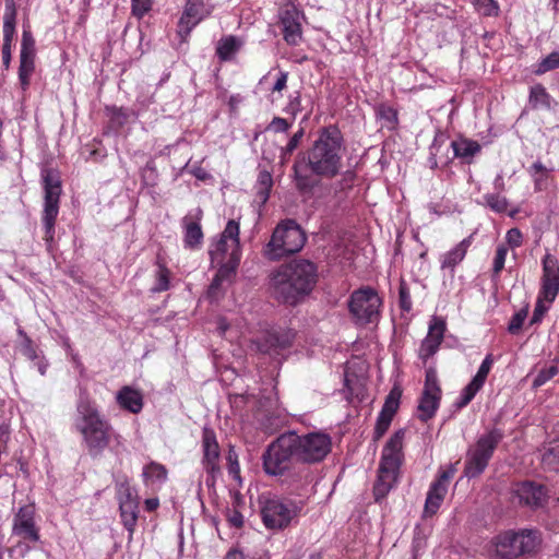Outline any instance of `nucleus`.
Here are the masks:
<instances>
[{
  "label": "nucleus",
  "instance_id": "27",
  "mask_svg": "<svg viewBox=\"0 0 559 559\" xmlns=\"http://www.w3.org/2000/svg\"><path fill=\"white\" fill-rule=\"evenodd\" d=\"M245 45V40L235 35L223 36L216 45L215 53L223 61H231Z\"/></svg>",
  "mask_w": 559,
  "mask_h": 559
},
{
  "label": "nucleus",
  "instance_id": "2",
  "mask_svg": "<svg viewBox=\"0 0 559 559\" xmlns=\"http://www.w3.org/2000/svg\"><path fill=\"white\" fill-rule=\"evenodd\" d=\"M332 439L328 433L298 435L288 431L272 441L262 455L263 469L267 475L282 476L294 463L316 464L331 452Z\"/></svg>",
  "mask_w": 559,
  "mask_h": 559
},
{
  "label": "nucleus",
  "instance_id": "5",
  "mask_svg": "<svg viewBox=\"0 0 559 559\" xmlns=\"http://www.w3.org/2000/svg\"><path fill=\"white\" fill-rule=\"evenodd\" d=\"M405 430L395 431L383 447L378 469V478L373 486L376 501L384 498L397 481L400 467L403 463V442Z\"/></svg>",
  "mask_w": 559,
  "mask_h": 559
},
{
  "label": "nucleus",
  "instance_id": "54",
  "mask_svg": "<svg viewBox=\"0 0 559 559\" xmlns=\"http://www.w3.org/2000/svg\"><path fill=\"white\" fill-rule=\"evenodd\" d=\"M224 282H221L218 278L214 276L207 289V297L211 300H218L224 295Z\"/></svg>",
  "mask_w": 559,
  "mask_h": 559
},
{
  "label": "nucleus",
  "instance_id": "12",
  "mask_svg": "<svg viewBox=\"0 0 559 559\" xmlns=\"http://www.w3.org/2000/svg\"><path fill=\"white\" fill-rule=\"evenodd\" d=\"M382 299L372 287L354 290L348 299V309L357 324L366 325L380 317Z\"/></svg>",
  "mask_w": 559,
  "mask_h": 559
},
{
  "label": "nucleus",
  "instance_id": "20",
  "mask_svg": "<svg viewBox=\"0 0 559 559\" xmlns=\"http://www.w3.org/2000/svg\"><path fill=\"white\" fill-rule=\"evenodd\" d=\"M401 396L402 390L399 386L392 388L390 393L386 395L382 409L376 421L373 432L374 441L380 440L388 431L393 417L399 409Z\"/></svg>",
  "mask_w": 559,
  "mask_h": 559
},
{
  "label": "nucleus",
  "instance_id": "24",
  "mask_svg": "<svg viewBox=\"0 0 559 559\" xmlns=\"http://www.w3.org/2000/svg\"><path fill=\"white\" fill-rule=\"evenodd\" d=\"M520 501L531 508L543 507L547 501V491L543 485L533 481H523L515 488Z\"/></svg>",
  "mask_w": 559,
  "mask_h": 559
},
{
  "label": "nucleus",
  "instance_id": "56",
  "mask_svg": "<svg viewBox=\"0 0 559 559\" xmlns=\"http://www.w3.org/2000/svg\"><path fill=\"white\" fill-rule=\"evenodd\" d=\"M506 240L511 248H519L523 243V235L519 228L514 227L507 231Z\"/></svg>",
  "mask_w": 559,
  "mask_h": 559
},
{
  "label": "nucleus",
  "instance_id": "32",
  "mask_svg": "<svg viewBox=\"0 0 559 559\" xmlns=\"http://www.w3.org/2000/svg\"><path fill=\"white\" fill-rule=\"evenodd\" d=\"M115 488L119 506L139 503L138 497L133 493L129 478L126 475L115 479Z\"/></svg>",
  "mask_w": 559,
  "mask_h": 559
},
{
  "label": "nucleus",
  "instance_id": "25",
  "mask_svg": "<svg viewBox=\"0 0 559 559\" xmlns=\"http://www.w3.org/2000/svg\"><path fill=\"white\" fill-rule=\"evenodd\" d=\"M447 142V135L438 131L429 146L428 163L431 169H436L439 166H447L452 159L450 156L451 146Z\"/></svg>",
  "mask_w": 559,
  "mask_h": 559
},
{
  "label": "nucleus",
  "instance_id": "38",
  "mask_svg": "<svg viewBox=\"0 0 559 559\" xmlns=\"http://www.w3.org/2000/svg\"><path fill=\"white\" fill-rule=\"evenodd\" d=\"M35 70V57L20 56L19 80L22 90L29 85V79Z\"/></svg>",
  "mask_w": 559,
  "mask_h": 559
},
{
  "label": "nucleus",
  "instance_id": "55",
  "mask_svg": "<svg viewBox=\"0 0 559 559\" xmlns=\"http://www.w3.org/2000/svg\"><path fill=\"white\" fill-rule=\"evenodd\" d=\"M442 501L443 500L440 499L439 497L428 492L426 502H425V513L429 514V515L436 514L437 511L439 510Z\"/></svg>",
  "mask_w": 559,
  "mask_h": 559
},
{
  "label": "nucleus",
  "instance_id": "47",
  "mask_svg": "<svg viewBox=\"0 0 559 559\" xmlns=\"http://www.w3.org/2000/svg\"><path fill=\"white\" fill-rule=\"evenodd\" d=\"M558 373V368L556 366H549L547 368L540 369L536 377L533 380V386L538 388L544 385L547 381L554 378Z\"/></svg>",
  "mask_w": 559,
  "mask_h": 559
},
{
  "label": "nucleus",
  "instance_id": "21",
  "mask_svg": "<svg viewBox=\"0 0 559 559\" xmlns=\"http://www.w3.org/2000/svg\"><path fill=\"white\" fill-rule=\"evenodd\" d=\"M16 8L14 0H5V12L3 15V45L2 61L8 69L11 62V48L15 35Z\"/></svg>",
  "mask_w": 559,
  "mask_h": 559
},
{
  "label": "nucleus",
  "instance_id": "36",
  "mask_svg": "<svg viewBox=\"0 0 559 559\" xmlns=\"http://www.w3.org/2000/svg\"><path fill=\"white\" fill-rule=\"evenodd\" d=\"M273 187V178L270 171L261 170L257 180V200L264 204L270 198V192Z\"/></svg>",
  "mask_w": 559,
  "mask_h": 559
},
{
  "label": "nucleus",
  "instance_id": "31",
  "mask_svg": "<svg viewBox=\"0 0 559 559\" xmlns=\"http://www.w3.org/2000/svg\"><path fill=\"white\" fill-rule=\"evenodd\" d=\"M552 97L542 84H535L530 90L528 104L532 109L552 108Z\"/></svg>",
  "mask_w": 559,
  "mask_h": 559
},
{
  "label": "nucleus",
  "instance_id": "16",
  "mask_svg": "<svg viewBox=\"0 0 559 559\" xmlns=\"http://www.w3.org/2000/svg\"><path fill=\"white\" fill-rule=\"evenodd\" d=\"M295 333L292 330L270 331L251 341L250 348L257 353L275 357L293 345Z\"/></svg>",
  "mask_w": 559,
  "mask_h": 559
},
{
  "label": "nucleus",
  "instance_id": "29",
  "mask_svg": "<svg viewBox=\"0 0 559 559\" xmlns=\"http://www.w3.org/2000/svg\"><path fill=\"white\" fill-rule=\"evenodd\" d=\"M142 478L146 486L157 485L160 487L168 479V469L165 465L155 461H151L143 467Z\"/></svg>",
  "mask_w": 559,
  "mask_h": 559
},
{
  "label": "nucleus",
  "instance_id": "33",
  "mask_svg": "<svg viewBox=\"0 0 559 559\" xmlns=\"http://www.w3.org/2000/svg\"><path fill=\"white\" fill-rule=\"evenodd\" d=\"M155 265L157 267L155 271V284L151 290L153 293L166 292L170 287V271L160 257H157Z\"/></svg>",
  "mask_w": 559,
  "mask_h": 559
},
{
  "label": "nucleus",
  "instance_id": "63",
  "mask_svg": "<svg viewBox=\"0 0 559 559\" xmlns=\"http://www.w3.org/2000/svg\"><path fill=\"white\" fill-rule=\"evenodd\" d=\"M455 473V468L454 467H450L449 469L447 471H443L438 480H442V483H444L445 485L448 484V481L453 477Z\"/></svg>",
  "mask_w": 559,
  "mask_h": 559
},
{
  "label": "nucleus",
  "instance_id": "22",
  "mask_svg": "<svg viewBox=\"0 0 559 559\" xmlns=\"http://www.w3.org/2000/svg\"><path fill=\"white\" fill-rule=\"evenodd\" d=\"M444 331V322L442 320L433 318L432 322L429 324L428 334L423 340L418 350V356L424 362H426L430 357H432L438 352L443 341Z\"/></svg>",
  "mask_w": 559,
  "mask_h": 559
},
{
  "label": "nucleus",
  "instance_id": "17",
  "mask_svg": "<svg viewBox=\"0 0 559 559\" xmlns=\"http://www.w3.org/2000/svg\"><path fill=\"white\" fill-rule=\"evenodd\" d=\"M302 13L293 3H286L278 13L283 38L289 46H297L302 40Z\"/></svg>",
  "mask_w": 559,
  "mask_h": 559
},
{
  "label": "nucleus",
  "instance_id": "4",
  "mask_svg": "<svg viewBox=\"0 0 559 559\" xmlns=\"http://www.w3.org/2000/svg\"><path fill=\"white\" fill-rule=\"evenodd\" d=\"M73 425L93 459L100 457L115 437L111 424L100 414L86 390L80 393Z\"/></svg>",
  "mask_w": 559,
  "mask_h": 559
},
{
  "label": "nucleus",
  "instance_id": "9",
  "mask_svg": "<svg viewBox=\"0 0 559 559\" xmlns=\"http://www.w3.org/2000/svg\"><path fill=\"white\" fill-rule=\"evenodd\" d=\"M502 438L503 433L499 429H491L480 436L475 444L468 448L464 463V475L466 477H477L486 469Z\"/></svg>",
  "mask_w": 559,
  "mask_h": 559
},
{
  "label": "nucleus",
  "instance_id": "26",
  "mask_svg": "<svg viewBox=\"0 0 559 559\" xmlns=\"http://www.w3.org/2000/svg\"><path fill=\"white\" fill-rule=\"evenodd\" d=\"M116 400L121 408L132 414H139L143 408L141 392L129 385H124L118 391Z\"/></svg>",
  "mask_w": 559,
  "mask_h": 559
},
{
  "label": "nucleus",
  "instance_id": "11",
  "mask_svg": "<svg viewBox=\"0 0 559 559\" xmlns=\"http://www.w3.org/2000/svg\"><path fill=\"white\" fill-rule=\"evenodd\" d=\"M559 293V262L558 259L546 253L543 259V276L542 287L538 293L537 302L531 319V324H535L542 321L547 307L544 306V301L551 304Z\"/></svg>",
  "mask_w": 559,
  "mask_h": 559
},
{
  "label": "nucleus",
  "instance_id": "49",
  "mask_svg": "<svg viewBox=\"0 0 559 559\" xmlns=\"http://www.w3.org/2000/svg\"><path fill=\"white\" fill-rule=\"evenodd\" d=\"M527 317V309H521L520 311H518L516 313H514L511 318V321L509 323V326H508V331L511 333V334H516L523 323H524V320L526 319Z\"/></svg>",
  "mask_w": 559,
  "mask_h": 559
},
{
  "label": "nucleus",
  "instance_id": "18",
  "mask_svg": "<svg viewBox=\"0 0 559 559\" xmlns=\"http://www.w3.org/2000/svg\"><path fill=\"white\" fill-rule=\"evenodd\" d=\"M202 453L203 468L214 480L221 473V449L215 431L209 426H204L202 429Z\"/></svg>",
  "mask_w": 559,
  "mask_h": 559
},
{
  "label": "nucleus",
  "instance_id": "59",
  "mask_svg": "<svg viewBox=\"0 0 559 559\" xmlns=\"http://www.w3.org/2000/svg\"><path fill=\"white\" fill-rule=\"evenodd\" d=\"M447 491H448V485L442 483V480L437 479L436 481H433L431 484L428 492H430L443 500Z\"/></svg>",
  "mask_w": 559,
  "mask_h": 559
},
{
  "label": "nucleus",
  "instance_id": "7",
  "mask_svg": "<svg viewBox=\"0 0 559 559\" xmlns=\"http://www.w3.org/2000/svg\"><path fill=\"white\" fill-rule=\"evenodd\" d=\"M305 242L306 236L302 229L294 221H287L274 229L263 249V254L271 261H277L301 250Z\"/></svg>",
  "mask_w": 559,
  "mask_h": 559
},
{
  "label": "nucleus",
  "instance_id": "58",
  "mask_svg": "<svg viewBox=\"0 0 559 559\" xmlns=\"http://www.w3.org/2000/svg\"><path fill=\"white\" fill-rule=\"evenodd\" d=\"M22 353L31 360H35L37 358L36 348L29 336H25V341L22 342Z\"/></svg>",
  "mask_w": 559,
  "mask_h": 559
},
{
  "label": "nucleus",
  "instance_id": "52",
  "mask_svg": "<svg viewBox=\"0 0 559 559\" xmlns=\"http://www.w3.org/2000/svg\"><path fill=\"white\" fill-rule=\"evenodd\" d=\"M290 123L287 119L282 117H274L269 126L266 127V131H273L275 133H284L287 132L290 128Z\"/></svg>",
  "mask_w": 559,
  "mask_h": 559
},
{
  "label": "nucleus",
  "instance_id": "53",
  "mask_svg": "<svg viewBox=\"0 0 559 559\" xmlns=\"http://www.w3.org/2000/svg\"><path fill=\"white\" fill-rule=\"evenodd\" d=\"M226 520L231 527L241 528L245 524L243 515L237 509L226 510Z\"/></svg>",
  "mask_w": 559,
  "mask_h": 559
},
{
  "label": "nucleus",
  "instance_id": "35",
  "mask_svg": "<svg viewBox=\"0 0 559 559\" xmlns=\"http://www.w3.org/2000/svg\"><path fill=\"white\" fill-rule=\"evenodd\" d=\"M542 464L548 471H559V439L549 442L542 455Z\"/></svg>",
  "mask_w": 559,
  "mask_h": 559
},
{
  "label": "nucleus",
  "instance_id": "42",
  "mask_svg": "<svg viewBox=\"0 0 559 559\" xmlns=\"http://www.w3.org/2000/svg\"><path fill=\"white\" fill-rule=\"evenodd\" d=\"M476 11L484 16H498L499 5L495 0H471Z\"/></svg>",
  "mask_w": 559,
  "mask_h": 559
},
{
  "label": "nucleus",
  "instance_id": "46",
  "mask_svg": "<svg viewBox=\"0 0 559 559\" xmlns=\"http://www.w3.org/2000/svg\"><path fill=\"white\" fill-rule=\"evenodd\" d=\"M20 56L35 57V39L29 31L24 29L22 34Z\"/></svg>",
  "mask_w": 559,
  "mask_h": 559
},
{
  "label": "nucleus",
  "instance_id": "10",
  "mask_svg": "<svg viewBox=\"0 0 559 559\" xmlns=\"http://www.w3.org/2000/svg\"><path fill=\"white\" fill-rule=\"evenodd\" d=\"M496 559H516L533 552L538 546L535 531L506 532L498 535L493 542Z\"/></svg>",
  "mask_w": 559,
  "mask_h": 559
},
{
  "label": "nucleus",
  "instance_id": "13",
  "mask_svg": "<svg viewBox=\"0 0 559 559\" xmlns=\"http://www.w3.org/2000/svg\"><path fill=\"white\" fill-rule=\"evenodd\" d=\"M239 233V223L229 219L219 238L211 245L209 250L212 264L230 260L234 255L241 258Z\"/></svg>",
  "mask_w": 559,
  "mask_h": 559
},
{
  "label": "nucleus",
  "instance_id": "62",
  "mask_svg": "<svg viewBox=\"0 0 559 559\" xmlns=\"http://www.w3.org/2000/svg\"><path fill=\"white\" fill-rule=\"evenodd\" d=\"M224 559H246V556L240 549L231 548L227 551Z\"/></svg>",
  "mask_w": 559,
  "mask_h": 559
},
{
  "label": "nucleus",
  "instance_id": "41",
  "mask_svg": "<svg viewBox=\"0 0 559 559\" xmlns=\"http://www.w3.org/2000/svg\"><path fill=\"white\" fill-rule=\"evenodd\" d=\"M485 205L496 213H504L508 210L509 201L499 193H487L484 195Z\"/></svg>",
  "mask_w": 559,
  "mask_h": 559
},
{
  "label": "nucleus",
  "instance_id": "19",
  "mask_svg": "<svg viewBox=\"0 0 559 559\" xmlns=\"http://www.w3.org/2000/svg\"><path fill=\"white\" fill-rule=\"evenodd\" d=\"M492 364V355L488 354L479 366L477 373L469 381V383L463 388L459 399L454 402V407L456 409H461L467 406L475 397V395L481 390L490 372Z\"/></svg>",
  "mask_w": 559,
  "mask_h": 559
},
{
  "label": "nucleus",
  "instance_id": "8",
  "mask_svg": "<svg viewBox=\"0 0 559 559\" xmlns=\"http://www.w3.org/2000/svg\"><path fill=\"white\" fill-rule=\"evenodd\" d=\"M44 188V209L41 222L45 230L47 249H51L55 238V225L59 213V202L62 192L61 179L57 170L45 169L41 173Z\"/></svg>",
  "mask_w": 559,
  "mask_h": 559
},
{
  "label": "nucleus",
  "instance_id": "51",
  "mask_svg": "<svg viewBox=\"0 0 559 559\" xmlns=\"http://www.w3.org/2000/svg\"><path fill=\"white\" fill-rule=\"evenodd\" d=\"M153 0H131L132 13L136 17H143L152 9Z\"/></svg>",
  "mask_w": 559,
  "mask_h": 559
},
{
  "label": "nucleus",
  "instance_id": "15",
  "mask_svg": "<svg viewBox=\"0 0 559 559\" xmlns=\"http://www.w3.org/2000/svg\"><path fill=\"white\" fill-rule=\"evenodd\" d=\"M36 518V507L34 503L31 502L19 507L12 519V536H16L28 544L38 543L40 540V528Z\"/></svg>",
  "mask_w": 559,
  "mask_h": 559
},
{
  "label": "nucleus",
  "instance_id": "40",
  "mask_svg": "<svg viewBox=\"0 0 559 559\" xmlns=\"http://www.w3.org/2000/svg\"><path fill=\"white\" fill-rule=\"evenodd\" d=\"M559 68V49L550 52L548 56L543 58L536 66L534 73L536 75H543L546 72L556 70Z\"/></svg>",
  "mask_w": 559,
  "mask_h": 559
},
{
  "label": "nucleus",
  "instance_id": "61",
  "mask_svg": "<svg viewBox=\"0 0 559 559\" xmlns=\"http://www.w3.org/2000/svg\"><path fill=\"white\" fill-rule=\"evenodd\" d=\"M355 178H356L355 171L346 170L345 173H343V177H342V180L340 181V183L343 187L349 188V187H352L353 182L355 181Z\"/></svg>",
  "mask_w": 559,
  "mask_h": 559
},
{
  "label": "nucleus",
  "instance_id": "57",
  "mask_svg": "<svg viewBox=\"0 0 559 559\" xmlns=\"http://www.w3.org/2000/svg\"><path fill=\"white\" fill-rule=\"evenodd\" d=\"M304 135H305V129L304 128H299V130L296 131L290 136V139L287 142V144L285 145V153L286 154H293L294 151L299 146Z\"/></svg>",
  "mask_w": 559,
  "mask_h": 559
},
{
  "label": "nucleus",
  "instance_id": "28",
  "mask_svg": "<svg viewBox=\"0 0 559 559\" xmlns=\"http://www.w3.org/2000/svg\"><path fill=\"white\" fill-rule=\"evenodd\" d=\"M472 245V236L464 238L453 249L442 255L441 269L454 271L455 266L460 264L465 258L468 248Z\"/></svg>",
  "mask_w": 559,
  "mask_h": 559
},
{
  "label": "nucleus",
  "instance_id": "14",
  "mask_svg": "<svg viewBox=\"0 0 559 559\" xmlns=\"http://www.w3.org/2000/svg\"><path fill=\"white\" fill-rule=\"evenodd\" d=\"M442 390L435 367L426 369L425 383L417 405V417L427 423L435 417L441 402Z\"/></svg>",
  "mask_w": 559,
  "mask_h": 559
},
{
  "label": "nucleus",
  "instance_id": "34",
  "mask_svg": "<svg viewBox=\"0 0 559 559\" xmlns=\"http://www.w3.org/2000/svg\"><path fill=\"white\" fill-rule=\"evenodd\" d=\"M120 518L123 526L129 532L130 537H132L136 522L139 516V503L136 504H124L119 506Z\"/></svg>",
  "mask_w": 559,
  "mask_h": 559
},
{
  "label": "nucleus",
  "instance_id": "48",
  "mask_svg": "<svg viewBox=\"0 0 559 559\" xmlns=\"http://www.w3.org/2000/svg\"><path fill=\"white\" fill-rule=\"evenodd\" d=\"M302 110L301 107V96L299 92H295L289 96L288 103L286 107L284 108V111L287 115H290L293 119L296 118V116Z\"/></svg>",
  "mask_w": 559,
  "mask_h": 559
},
{
  "label": "nucleus",
  "instance_id": "64",
  "mask_svg": "<svg viewBox=\"0 0 559 559\" xmlns=\"http://www.w3.org/2000/svg\"><path fill=\"white\" fill-rule=\"evenodd\" d=\"M144 503H145V509L147 511H154L158 508L159 500L157 498H150V499H146Z\"/></svg>",
  "mask_w": 559,
  "mask_h": 559
},
{
  "label": "nucleus",
  "instance_id": "23",
  "mask_svg": "<svg viewBox=\"0 0 559 559\" xmlns=\"http://www.w3.org/2000/svg\"><path fill=\"white\" fill-rule=\"evenodd\" d=\"M202 210L198 209L194 215H187L182 218L183 243L187 249H199L203 242V231L201 227Z\"/></svg>",
  "mask_w": 559,
  "mask_h": 559
},
{
  "label": "nucleus",
  "instance_id": "43",
  "mask_svg": "<svg viewBox=\"0 0 559 559\" xmlns=\"http://www.w3.org/2000/svg\"><path fill=\"white\" fill-rule=\"evenodd\" d=\"M203 5L204 0H187L179 24L183 25L185 23H188L191 17H197Z\"/></svg>",
  "mask_w": 559,
  "mask_h": 559
},
{
  "label": "nucleus",
  "instance_id": "44",
  "mask_svg": "<svg viewBox=\"0 0 559 559\" xmlns=\"http://www.w3.org/2000/svg\"><path fill=\"white\" fill-rule=\"evenodd\" d=\"M227 468L229 475L233 476L234 479H240V465L238 460V454L234 445L228 447L227 455Z\"/></svg>",
  "mask_w": 559,
  "mask_h": 559
},
{
  "label": "nucleus",
  "instance_id": "3",
  "mask_svg": "<svg viewBox=\"0 0 559 559\" xmlns=\"http://www.w3.org/2000/svg\"><path fill=\"white\" fill-rule=\"evenodd\" d=\"M317 281L316 264L299 259L282 264L271 275L270 288L275 299L295 306L312 292Z\"/></svg>",
  "mask_w": 559,
  "mask_h": 559
},
{
  "label": "nucleus",
  "instance_id": "45",
  "mask_svg": "<svg viewBox=\"0 0 559 559\" xmlns=\"http://www.w3.org/2000/svg\"><path fill=\"white\" fill-rule=\"evenodd\" d=\"M399 306L405 312H409L412 310L411 293L404 280L401 281L399 287Z\"/></svg>",
  "mask_w": 559,
  "mask_h": 559
},
{
  "label": "nucleus",
  "instance_id": "1",
  "mask_svg": "<svg viewBox=\"0 0 559 559\" xmlns=\"http://www.w3.org/2000/svg\"><path fill=\"white\" fill-rule=\"evenodd\" d=\"M344 136L335 124L319 130L307 152L297 154L293 164V181L300 193L312 192L319 185L316 177L333 179L343 168Z\"/></svg>",
  "mask_w": 559,
  "mask_h": 559
},
{
  "label": "nucleus",
  "instance_id": "60",
  "mask_svg": "<svg viewBox=\"0 0 559 559\" xmlns=\"http://www.w3.org/2000/svg\"><path fill=\"white\" fill-rule=\"evenodd\" d=\"M287 80H288V73L281 71L278 73V76H277L273 87H272V91L273 92H282L283 90H285L287 86Z\"/></svg>",
  "mask_w": 559,
  "mask_h": 559
},
{
  "label": "nucleus",
  "instance_id": "6",
  "mask_svg": "<svg viewBox=\"0 0 559 559\" xmlns=\"http://www.w3.org/2000/svg\"><path fill=\"white\" fill-rule=\"evenodd\" d=\"M260 514L263 525L270 531H283L299 518L304 503L277 496L260 497Z\"/></svg>",
  "mask_w": 559,
  "mask_h": 559
},
{
  "label": "nucleus",
  "instance_id": "39",
  "mask_svg": "<svg viewBox=\"0 0 559 559\" xmlns=\"http://www.w3.org/2000/svg\"><path fill=\"white\" fill-rule=\"evenodd\" d=\"M377 116L384 121V126L393 130L399 124V114L395 108L392 106H389L386 104H380L378 105L376 109Z\"/></svg>",
  "mask_w": 559,
  "mask_h": 559
},
{
  "label": "nucleus",
  "instance_id": "37",
  "mask_svg": "<svg viewBox=\"0 0 559 559\" xmlns=\"http://www.w3.org/2000/svg\"><path fill=\"white\" fill-rule=\"evenodd\" d=\"M240 263V259L234 255L230 260H226L222 263H215L218 265L217 273L215 275L221 282L230 283L236 274L237 267Z\"/></svg>",
  "mask_w": 559,
  "mask_h": 559
},
{
  "label": "nucleus",
  "instance_id": "50",
  "mask_svg": "<svg viewBox=\"0 0 559 559\" xmlns=\"http://www.w3.org/2000/svg\"><path fill=\"white\" fill-rule=\"evenodd\" d=\"M508 248L504 245L498 246L493 259V274L498 275L504 267Z\"/></svg>",
  "mask_w": 559,
  "mask_h": 559
},
{
  "label": "nucleus",
  "instance_id": "30",
  "mask_svg": "<svg viewBox=\"0 0 559 559\" xmlns=\"http://www.w3.org/2000/svg\"><path fill=\"white\" fill-rule=\"evenodd\" d=\"M450 146L453 151V157L461 158L466 163H471L473 157L481 150L480 144L477 141L466 138H460L452 141Z\"/></svg>",
  "mask_w": 559,
  "mask_h": 559
}]
</instances>
